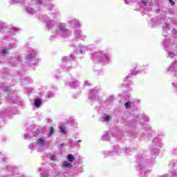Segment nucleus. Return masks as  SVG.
Returning <instances> with one entry per match:
<instances>
[{"instance_id":"f704fd0d","label":"nucleus","mask_w":177,"mask_h":177,"mask_svg":"<svg viewBox=\"0 0 177 177\" xmlns=\"http://www.w3.org/2000/svg\"><path fill=\"white\" fill-rule=\"evenodd\" d=\"M50 160H51V161H55V160H56V156H51L50 157Z\"/></svg>"},{"instance_id":"c03bdc74","label":"nucleus","mask_w":177,"mask_h":177,"mask_svg":"<svg viewBox=\"0 0 177 177\" xmlns=\"http://www.w3.org/2000/svg\"><path fill=\"white\" fill-rule=\"evenodd\" d=\"M50 39L51 41H53V36H51L50 38Z\"/></svg>"},{"instance_id":"a18cd8bd","label":"nucleus","mask_w":177,"mask_h":177,"mask_svg":"<svg viewBox=\"0 0 177 177\" xmlns=\"http://www.w3.org/2000/svg\"><path fill=\"white\" fill-rule=\"evenodd\" d=\"M137 162L140 165V162L139 161V160H137Z\"/></svg>"},{"instance_id":"aec40b11","label":"nucleus","mask_w":177,"mask_h":177,"mask_svg":"<svg viewBox=\"0 0 177 177\" xmlns=\"http://www.w3.org/2000/svg\"><path fill=\"white\" fill-rule=\"evenodd\" d=\"M142 3L145 6H149L153 3V0H143Z\"/></svg>"},{"instance_id":"1a4fd4ad","label":"nucleus","mask_w":177,"mask_h":177,"mask_svg":"<svg viewBox=\"0 0 177 177\" xmlns=\"http://www.w3.org/2000/svg\"><path fill=\"white\" fill-rule=\"evenodd\" d=\"M35 56H37V51L35 50H32L30 53L27 55L26 59L27 62H32L35 60Z\"/></svg>"},{"instance_id":"f257e3e1","label":"nucleus","mask_w":177,"mask_h":177,"mask_svg":"<svg viewBox=\"0 0 177 177\" xmlns=\"http://www.w3.org/2000/svg\"><path fill=\"white\" fill-rule=\"evenodd\" d=\"M92 57L93 59H100L101 63L103 64H109V63H110V60H111L110 54H107L100 50L92 54Z\"/></svg>"},{"instance_id":"a211bd4d","label":"nucleus","mask_w":177,"mask_h":177,"mask_svg":"<svg viewBox=\"0 0 177 177\" xmlns=\"http://www.w3.org/2000/svg\"><path fill=\"white\" fill-rule=\"evenodd\" d=\"M124 106H125L126 109H129V107H132V106H135V102L129 101L125 103Z\"/></svg>"},{"instance_id":"6ab92c4d","label":"nucleus","mask_w":177,"mask_h":177,"mask_svg":"<svg viewBox=\"0 0 177 177\" xmlns=\"http://www.w3.org/2000/svg\"><path fill=\"white\" fill-rule=\"evenodd\" d=\"M175 165H176V160H172L169 163V167L171 169V171H174L175 169Z\"/></svg>"},{"instance_id":"f03ea898","label":"nucleus","mask_w":177,"mask_h":177,"mask_svg":"<svg viewBox=\"0 0 177 177\" xmlns=\"http://www.w3.org/2000/svg\"><path fill=\"white\" fill-rule=\"evenodd\" d=\"M163 44L165 45V49L167 52L168 57H170V59H174V57H175V56L176 55V53L170 51L171 49H174V46H175V44H174V41H172L169 39H167L164 41Z\"/></svg>"},{"instance_id":"f3484780","label":"nucleus","mask_w":177,"mask_h":177,"mask_svg":"<svg viewBox=\"0 0 177 177\" xmlns=\"http://www.w3.org/2000/svg\"><path fill=\"white\" fill-rule=\"evenodd\" d=\"M0 52L3 56H8L9 55V49L7 48H2Z\"/></svg>"},{"instance_id":"72a5a7b5","label":"nucleus","mask_w":177,"mask_h":177,"mask_svg":"<svg viewBox=\"0 0 177 177\" xmlns=\"http://www.w3.org/2000/svg\"><path fill=\"white\" fill-rule=\"evenodd\" d=\"M131 2H132V0H124V3H126L127 5H129Z\"/></svg>"},{"instance_id":"473e14b6","label":"nucleus","mask_w":177,"mask_h":177,"mask_svg":"<svg viewBox=\"0 0 177 177\" xmlns=\"http://www.w3.org/2000/svg\"><path fill=\"white\" fill-rule=\"evenodd\" d=\"M30 138H31V136H30V134L24 135V139H30Z\"/></svg>"},{"instance_id":"37998d69","label":"nucleus","mask_w":177,"mask_h":177,"mask_svg":"<svg viewBox=\"0 0 177 177\" xmlns=\"http://www.w3.org/2000/svg\"><path fill=\"white\" fill-rule=\"evenodd\" d=\"M16 46H17V45L14 44L11 46V48H16Z\"/></svg>"},{"instance_id":"58836bf2","label":"nucleus","mask_w":177,"mask_h":177,"mask_svg":"<svg viewBox=\"0 0 177 177\" xmlns=\"http://www.w3.org/2000/svg\"><path fill=\"white\" fill-rule=\"evenodd\" d=\"M84 85H85V86L89 85V82H88V81H85V82H84Z\"/></svg>"},{"instance_id":"c9c22d12","label":"nucleus","mask_w":177,"mask_h":177,"mask_svg":"<svg viewBox=\"0 0 177 177\" xmlns=\"http://www.w3.org/2000/svg\"><path fill=\"white\" fill-rule=\"evenodd\" d=\"M169 3H171V6H174L175 5V2L172 0H169Z\"/></svg>"},{"instance_id":"7ed1b4c3","label":"nucleus","mask_w":177,"mask_h":177,"mask_svg":"<svg viewBox=\"0 0 177 177\" xmlns=\"http://www.w3.org/2000/svg\"><path fill=\"white\" fill-rule=\"evenodd\" d=\"M68 34V30H67V25L64 23H60L59 24L58 28L56 30L54 38H56V37H62V38H66Z\"/></svg>"},{"instance_id":"ddd939ff","label":"nucleus","mask_w":177,"mask_h":177,"mask_svg":"<svg viewBox=\"0 0 177 177\" xmlns=\"http://www.w3.org/2000/svg\"><path fill=\"white\" fill-rule=\"evenodd\" d=\"M86 50H87L86 47H85L84 45L80 44V45L79 46V48H77V50L76 52H77V53H78V54H80V53L82 54V53H84V52H85Z\"/></svg>"},{"instance_id":"c85d7f7f","label":"nucleus","mask_w":177,"mask_h":177,"mask_svg":"<svg viewBox=\"0 0 177 177\" xmlns=\"http://www.w3.org/2000/svg\"><path fill=\"white\" fill-rule=\"evenodd\" d=\"M156 147H158V149L162 147V143H161L160 141H158V142L156 143Z\"/></svg>"},{"instance_id":"09e8293b","label":"nucleus","mask_w":177,"mask_h":177,"mask_svg":"<svg viewBox=\"0 0 177 177\" xmlns=\"http://www.w3.org/2000/svg\"><path fill=\"white\" fill-rule=\"evenodd\" d=\"M73 124H75V121L73 120Z\"/></svg>"},{"instance_id":"423d86ee","label":"nucleus","mask_w":177,"mask_h":177,"mask_svg":"<svg viewBox=\"0 0 177 177\" xmlns=\"http://www.w3.org/2000/svg\"><path fill=\"white\" fill-rule=\"evenodd\" d=\"M68 24L71 28H80V27H81V22L76 19L68 20Z\"/></svg>"},{"instance_id":"de8ad7c7","label":"nucleus","mask_w":177,"mask_h":177,"mask_svg":"<svg viewBox=\"0 0 177 177\" xmlns=\"http://www.w3.org/2000/svg\"><path fill=\"white\" fill-rule=\"evenodd\" d=\"M15 3H13V2H11V5H13Z\"/></svg>"},{"instance_id":"a19ab883","label":"nucleus","mask_w":177,"mask_h":177,"mask_svg":"<svg viewBox=\"0 0 177 177\" xmlns=\"http://www.w3.org/2000/svg\"><path fill=\"white\" fill-rule=\"evenodd\" d=\"M174 154H177V149H174Z\"/></svg>"},{"instance_id":"2f4dec72","label":"nucleus","mask_w":177,"mask_h":177,"mask_svg":"<svg viewBox=\"0 0 177 177\" xmlns=\"http://www.w3.org/2000/svg\"><path fill=\"white\" fill-rule=\"evenodd\" d=\"M142 120H144V121H145V122H147V121H149V118H147V116H146L145 115H144L142 116Z\"/></svg>"},{"instance_id":"c756f323","label":"nucleus","mask_w":177,"mask_h":177,"mask_svg":"<svg viewBox=\"0 0 177 177\" xmlns=\"http://www.w3.org/2000/svg\"><path fill=\"white\" fill-rule=\"evenodd\" d=\"M54 132H55V129H53V127H51L50 130V133H48V136H52Z\"/></svg>"},{"instance_id":"9d476101","label":"nucleus","mask_w":177,"mask_h":177,"mask_svg":"<svg viewBox=\"0 0 177 177\" xmlns=\"http://www.w3.org/2000/svg\"><path fill=\"white\" fill-rule=\"evenodd\" d=\"M167 71L168 73H169V71H175V73H177V62L171 63L167 68Z\"/></svg>"},{"instance_id":"e433bc0d","label":"nucleus","mask_w":177,"mask_h":177,"mask_svg":"<svg viewBox=\"0 0 177 177\" xmlns=\"http://www.w3.org/2000/svg\"><path fill=\"white\" fill-rule=\"evenodd\" d=\"M171 32H172V34H174V35L177 34V30H176V29L173 28Z\"/></svg>"},{"instance_id":"2eb2a0df","label":"nucleus","mask_w":177,"mask_h":177,"mask_svg":"<svg viewBox=\"0 0 177 177\" xmlns=\"http://www.w3.org/2000/svg\"><path fill=\"white\" fill-rule=\"evenodd\" d=\"M11 171L15 174L14 177H24L23 176H17L19 174V168L18 167H11Z\"/></svg>"},{"instance_id":"7c9ffc66","label":"nucleus","mask_w":177,"mask_h":177,"mask_svg":"<svg viewBox=\"0 0 177 177\" xmlns=\"http://www.w3.org/2000/svg\"><path fill=\"white\" fill-rule=\"evenodd\" d=\"M55 96V94L52 91L48 92V97H53Z\"/></svg>"},{"instance_id":"393cba45","label":"nucleus","mask_w":177,"mask_h":177,"mask_svg":"<svg viewBox=\"0 0 177 177\" xmlns=\"http://www.w3.org/2000/svg\"><path fill=\"white\" fill-rule=\"evenodd\" d=\"M169 28H171V24H165V26H163V31H165L167 32V31H168Z\"/></svg>"},{"instance_id":"9b49d317","label":"nucleus","mask_w":177,"mask_h":177,"mask_svg":"<svg viewBox=\"0 0 177 177\" xmlns=\"http://www.w3.org/2000/svg\"><path fill=\"white\" fill-rule=\"evenodd\" d=\"M97 95V91L93 89L90 91L88 97L91 100H95V99H96Z\"/></svg>"},{"instance_id":"5701e85b","label":"nucleus","mask_w":177,"mask_h":177,"mask_svg":"<svg viewBox=\"0 0 177 177\" xmlns=\"http://www.w3.org/2000/svg\"><path fill=\"white\" fill-rule=\"evenodd\" d=\"M41 104V100L39 99H36L35 100V107H39Z\"/></svg>"},{"instance_id":"0eeeda50","label":"nucleus","mask_w":177,"mask_h":177,"mask_svg":"<svg viewBox=\"0 0 177 177\" xmlns=\"http://www.w3.org/2000/svg\"><path fill=\"white\" fill-rule=\"evenodd\" d=\"M75 38H76L77 41H85L86 39V35L83 34L81 30H76L75 31Z\"/></svg>"},{"instance_id":"bb28decb","label":"nucleus","mask_w":177,"mask_h":177,"mask_svg":"<svg viewBox=\"0 0 177 177\" xmlns=\"http://www.w3.org/2000/svg\"><path fill=\"white\" fill-rule=\"evenodd\" d=\"M111 120V117L110 115H106L103 118V122H109Z\"/></svg>"},{"instance_id":"4c0bfd02","label":"nucleus","mask_w":177,"mask_h":177,"mask_svg":"<svg viewBox=\"0 0 177 177\" xmlns=\"http://www.w3.org/2000/svg\"><path fill=\"white\" fill-rule=\"evenodd\" d=\"M52 17H53V19H55L56 17V13H53Z\"/></svg>"},{"instance_id":"79ce46f5","label":"nucleus","mask_w":177,"mask_h":177,"mask_svg":"<svg viewBox=\"0 0 177 177\" xmlns=\"http://www.w3.org/2000/svg\"><path fill=\"white\" fill-rule=\"evenodd\" d=\"M11 31H16V28H12L11 29Z\"/></svg>"},{"instance_id":"49530a36","label":"nucleus","mask_w":177,"mask_h":177,"mask_svg":"<svg viewBox=\"0 0 177 177\" xmlns=\"http://www.w3.org/2000/svg\"><path fill=\"white\" fill-rule=\"evenodd\" d=\"M155 142H158V138H156Z\"/></svg>"},{"instance_id":"cd10ccee","label":"nucleus","mask_w":177,"mask_h":177,"mask_svg":"<svg viewBox=\"0 0 177 177\" xmlns=\"http://www.w3.org/2000/svg\"><path fill=\"white\" fill-rule=\"evenodd\" d=\"M154 162H155L154 157H153L152 158L147 160V164H149V165H151L154 164Z\"/></svg>"},{"instance_id":"39448f33","label":"nucleus","mask_w":177,"mask_h":177,"mask_svg":"<svg viewBox=\"0 0 177 177\" xmlns=\"http://www.w3.org/2000/svg\"><path fill=\"white\" fill-rule=\"evenodd\" d=\"M41 20L43 22L46 23L47 27L48 28H52L53 27H54V26H56V22H55L53 21H50L49 17L46 15H44V16L41 17Z\"/></svg>"},{"instance_id":"4be33fe9","label":"nucleus","mask_w":177,"mask_h":177,"mask_svg":"<svg viewBox=\"0 0 177 177\" xmlns=\"http://www.w3.org/2000/svg\"><path fill=\"white\" fill-rule=\"evenodd\" d=\"M62 165L64 168H71L73 167V165H71V163L67 161L64 162Z\"/></svg>"},{"instance_id":"6e6552de","label":"nucleus","mask_w":177,"mask_h":177,"mask_svg":"<svg viewBox=\"0 0 177 177\" xmlns=\"http://www.w3.org/2000/svg\"><path fill=\"white\" fill-rule=\"evenodd\" d=\"M65 85L66 86H72V88H77V86H80V82L75 79H70L65 82Z\"/></svg>"},{"instance_id":"4468645a","label":"nucleus","mask_w":177,"mask_h":177,"mask_svg":"<svg viewBox=\"0 0 177 177\" xmlns=\"http://www.w3.org/2000/svg\"><path fill=\"white\" fill-rule=\"evenodd\" d=\"M59 130L60 132L64 135H66V133H67V127H66V124H61L59 125Z\"/></svg>"},{"instance_id":"f8f14e48","label":"nucleus","mask_w":177,"mask_h":177,"mask_svg":"<svg viewBox=\"0 0 177 177\" xmlns=\"http://www.w3.org/2000/svg\"><path fill=\"white\" fill-rule=\"evenodd\" d=\"M146 70H147V66H141V69L139 71V73H145V71H146ZM139 73L135 70H133L131 71V75H136L137 74H139Z\"/></svg>"},{"instance_id":"20e7f679","label":"nucleus","mask_w":177,"mask_h":177,"mask_svg":"<svg viewBox=\"0 0 177 177\" xmlns=\"http://www.w3.org/2000/svg\"><path fill=\"white\" fill-rule=\"evenodd\" d=\"M46 146V141L42 138H39L37 143H32L29 145V149L32 150L33 149H41Z\"/></svg>"},{"instance_id":"8fccbe9b","label":"nucleus","mask_w":177,"mask_h":177,"mask_svg":"<svg viewBox=\"0 0 177 177\" xmlns=\"http://www.w3.org/2000/svg\"><path fill=\"white\" fill-rule=\"evenodd\" d=\"M61 146H64V144H61Z\"/></svg>"},{"instance_id":"412c9836","label":"nucleus","mask_w":177,"mask_h":177,"mask_svg":"<svg viewBox=\"0 0 177 177\" xmlns=\"http://www.w3.org/2000/svg\"><path fill=\"white\" fill-rule=\"evenodd\" d=\"M71 59H74V55L71 54L70 57H63L62 58V62H67V60H71Z\"/></svg>"},{"instance_id":"b1692460","label":"nucleus","mask_w":177,"mask_h":177,"mask_svg":"<svg viewBox=\"0 0 177 177\" xmlns=\"http://www.w3.org/2000/svg\"><path fill=\"white\" fill-rule=\"evenodd\" d=\"M74 160H75V158H74V156L73 154H69L68 156V161H69V162H73Z\"/></svg>"},{"instance_id":"a878e982","label":"nucleus","mask_w":177,"mask_h":177,"mask_svg":"<svg viewBox=\"0 0 177 177\" xmlns=\"http://www.w3.org/2000/svg\"><path fill=\"white\" fill-rule=\"evenodd\" d=\"M151 151L153 154H158V153H160V149L153 147L151 149Z\"/></svg>"},{"instance_id":"ea45409f","label":"nucleus","mask_w":177,"mask_h":177,"mask_svg":"<svg viewBox=\"0 0 177 177\" xmlns=\"http://www.w3.org/2000/svg\"><path fill=\"white\" fill-rule=\"evenodd\" d=\"M81 142H82L81 140H77L76 142H75V144L77 145V143H81Z\"/></svg>"},{"instance_id":"dca6fc26","label":"nucleus","mask_w":177,"mask_h":177,"mask_svg":"<svg viewBox=\"0 0 177 177\" xmlns=\"http://www.w3.org/2000/svg\"><path fill=\"white\" fill-rule=\"evenodd\" d=\"M102 139L105 142H109L110 140V133L106 132V134L102 136Z\"/></svg>"}]
</instances>
